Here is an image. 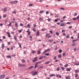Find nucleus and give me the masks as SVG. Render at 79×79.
<instances>
[{
	"label": "nucleus",
	"instance_id": "1",
	"mask_svg": "<svg viewBox=\"0 0 79 79\" xmlns=\"http://www.w3.org/2000/svg\"><path fill=\"white\" fill-rule=\"evenodd\" d=\"M19 65L20 67H24L26 66V65L25 64H19Z\"/></svg>",
	"mask_w": 79,
	"mask_h": 79
},
{
	"label": "nucleus",
	"instance_id": "2",
	"mask_svg": "<svg viewBox=\"0 0 79 79\" xmlns=\"http://www.w3.org/2000/svg\"><path fill=\"white\" fill-rule=\"evenodd\" d=\"M36 74H37V72H32V75L35 76V75H36Z\"/></svg>",
	"mask_w": 79,
	"mask_h": 79
},
{
	"label": "nucleus",
	"instance_id": "3",
	"mask_svg": "<svg viewBox=\"0 0 79 79\" xmlns=\"http://www.w3.org/2000/svg\"><path fill=\"white\" fill-rule=\"evenodd\" d=\"M50 50V49H48L45 50L43 53V54H44L45 53H46V52H48Z\"/></svg>",
	"mask_w": 79,
	"mask_h": 79
},
{
	"label": "nucleus",
	"instance_id": "4",
	"mask_svg": "<svg viewBox=\"0 0 79 79\" xmlns=\"http://www.w3.org/2000/svg\"><path fill=\"white\" fill-rule=\"evenodd\" d=\"M37 57H35L34 58V60H33V62H35L37 61Z\"/></svg>",
	"mask_w": 79,
	"mask_h": 79
},
{
	"label": "nucleus",
	"instance_id": "5",
	"mask_svg": "<svg viewBox=\"0 0 79 79\" xmlns=\"http://www.w3.org/2000/svg\"><path fill=\"white\" fill-rule=\"evenodd\" d=\"M5 77V75H2L0 77V79H3Z\"/></svg>",
	"mask_w": 79,
	"mask_h": 79
},
{
	"label": "nucleus",
	"instance_id": "6",
	"mask_svg": "<svg viewBox=\"0 0 79 79\" xmlns=\"http://www.w3.org/2000/svg\"><path fill=\"white\" fill-rule=\"evenodd\" d=\"M56 77H59V78H61V76L60 75L58 74H57L56 75Z\"/></svg>",
	"mask_w": 79,
	"mask_h": 79
},
{
	"label": "nucleus",
	"instance_id": "7",
	"mask_svg": "<svg viewBox=\"0 0 79 79\" xmlns=\"http://www.w3.org/2000/svg\"><path fill=\"white\" fill-rule=\"evenodd\" d=\"M14 38L15 40V41H18V40H17V38H16V35H15L14 37Z\"/></svg>",
	"mask_w": 79,
	"mask_h": 79
},
{
	"label": "nucleus",
	"instance_id": "8",
	"mask_svg": "<svg viewBox=\"0 0 79 79\" xmlns=\"http://www.w3.org/2000/svg\"><path fill=\"white\" fill-rule=\"evenodd\" d=\"M66 24L65 23V24H64L63 23H62L61 24L60 26H66Z\"/></svg>",
	"mask_w": 79,
	"mask_h": 79
},
{
	"label": "nucleus",
	"instance_id": "9",
	"mask_svg": "<svg viewBox=\"0 0 79 79\" xmlns=\"http://www.w3.org/2000/svg\"><path fill=\"white\" fill-rule=\"evenodd\" d=\"M7 34L8 35V37H11V35H10V33L7 32Z\"/></svg>",
	"mask_w": 79,
	"mask_h": 79
},
{
	"label": "nucleus",
	"instance_id": "10",
	"mask_svg": "<svg viewBox=\"0 0 79 79\" xmlns=\"http://www.w3.org/2000/svg\"><path fill=\"white\" fill-rule=\"evenodd\" d=\"M37 64H38L37 63H36L35 64L34 69H35V68H37V67H38V66H37Z\"/></svg>",
	"mask_w": 79,
	"mask_h": 79
},
{
	"label": "nucleus",
	"instance_id": "11",
	"mask_svg": "<svg viewBox=\"0 0 79 79\" xmlns=\"http://www.w3.org/2000/svg\"><path fill=\"white\" fill-rule=\"evenodd\" d=\"M6 10H7V8L6 7H5V8H4L3 10V12H5V11H6Z\"/></svg>",
	"mask_w": 79,
	"mask_h": 79
},
{
	"label": "nucleus",
	"instance_id": "12",
	"mask_svg": "<svg viewBox=\"0 0 79 79\" xmlns=\"http://www.w3.org/2000/svg\"><path fill=\"white\" fill-rule=\"evenodd\" d=\"M50 77H52L53 76L54 77H55V75L54 74H52L50 75L49 76Z\"/></svg>",
	"mask_w": 79,
	"mask_h": 79
},
{
	"label": "nucleus",
	"instance_id": "13",
	"mask_svg": "<svg viewBox=\"0 0 79 79\" xmlns=\"http://www.w3.org/2000/svg\"><path fill=\"white\" fill-rule=\"evenodd\" d=\"M4 47H5V46L4 45V44H2V49H4Z\"/></svg>",
	"mask_w": 79,
	"mask_h": 79
},
{
	"label": "nucleus",
	"instance_id": "14",
	"mask_svg": "<svg viewBox=\"0 0 79 79\" xmlns=\"http://www.w3.org/2000/svg\"><path fill=\"white\" fill-rule=\"evenodd\" d=\"M37 54H38V55H40V54L41 53L40 51H37Z\"/></svg>",
	"mask_w": 79,
	"mask_h": 79
},
{
	"label": "nucleus",
	"instance_id": "15",
	"mask_svg": "<svg viewBox=\"0 0 79 79\" xmlns=\"http://www.w3.org/2000/svg\"><path fill=\"white\" fill-rule=\"evenodd\" d=\"M71 69L68 68L66 69V71H70V70Z\"/></svg>",
	"mask_w": 79,
	"mask_h": 79
},
{
	"label": "nucleus",
	"instance_id": "16",
	"mask_svg": "<svg viewBox=\"0 0 79 79\" xmlns=\"http://www.w3.org/2000/svg\"><path fill=\"white\" fill-rule=\"evenodd\" d=\"M75 72L76 73H79V70H76L75 71Z\"/></svg>",
	"mask_w": 79,
	"mask_h": 79
},
{
	"label": "nucleus",
	"instance_id": "17",
	"mask_svg": "<svg viewBox=\"0 0 79 79\" xmlns=\"http://www.w3.org/2000/svg\"><path fill=\"white\" fill-rule=\"evenodd\" d=\"M43 61H44L42 60L41 61L38 62L37 63H37V64H38V63H42V62H43Z\"/></svg>",
	"mask_w": 79,
	"mask_h": 79
},
{
	"label": "nucleus",
	"instance_id": "18",
	"mask_svg": "<svg viewBox=\"0 0 79 79\" xmlns=\"http://www.w3.org/2000/svg\"><path fill=\"white\" fill-rule=\"evenodd\" d=\"M48 42H51L53 41V40H48Z\"/></svg>",
	"mask_w": 79,
	"mask_h": 79
},
{
	"label": "nucleus",
	"instance_id": "19",
	"mask_svg": "<svg viewBox=\"0 0 79 79\" xmlns=\"http://www.w3.org/2000/svg\"><path fill=\"white\" fill-rule=\"evenodd\" d=\"M50 63V61H47L45 63V64H48V63Z\"/></svg>",
	"mask_w": 79,
	"mask_h": 79
},
{
	"label": "nucleus",
	"instance_id": "20",
	"mask_svg": "<svg viewBox=\"0 0 79 79\" xmlns=\"http://www.w3.org/2000/svg\"><path fill=\"white\" fill-rule=\"evenodd\" d=\"M36 35L37 36H39V31H37L36 33Z\"/></svg>",
	"mask_w": 79,
	"mask_h": 79
},
{
	"label": "nucleus",
	"instance_id": "21",
	"mask_svg": "<svg viewBox=\"0 0 79 79\" xmlns=\"http://www.w3.org/2000/svg\"><path fill=\"white\" fill-rule=\"evenodd\" d=\"M31 53H36V52L34 51H32Z\"/></svg>",
	"mask_w": 79,
	"mask_h": 79
},
{
	"label": "nucleus",
	"instance_id": "22",
	"mask_svg": "<svg viewBox=\"0 0 79 79\" xmlns=\"http://www.w3.org/2000/svg\"><path fill=\"white\" fill-rule=\"evenodd\" d=\"M44 13V11L43 10H41L40 12V13Z\"/></svg>",
	"mask_w": 79,
	"mask_h": 79
},
{
	"label": "nucleus",
	"instance_id": "23",
	"mask_svg": "<svg viewBox=\"0 0 79 79\" xmlns=\"http://www.w3.org/2000/svg\"><path fill=\"white\" fill-rule=\"evenodd\" d=\"M32 30L34 32H35V31H36V30H35V28H33Z\"/></svg>",
	"mask_w": 79,
	"mask_h": 79
},
{
	"label": "nucleus",
	"instance_id": "24",
	"mask_svg": "<svg viewBox=\"0 0 79 79\" xmlns=\"http://www.w3.org/2000/svg\"><path fill=\"white\" fill-rule=\"evenodd\" d=\"M58 57L59 58H61V55H59L58 56Z\"/></svg>",
	"mask_w": 79,
	"mask_h": 79
},
{
	"label": "nucleus",
	"instance_id": "25",
	"mask_svg": "<svg viewBox=\"0 0 79 79\" xmlns=\"http://www.w3.org/2000/svg\"><path fill=\"white\" fill-rule=\"evenodd\" d=\"M18 44L19 45V47L20 48H21V44H20V43H18Z\"/></svg>",
	"mask_w": 79,
	"mask_h": 79
},
{
	"label": "nucleus",
	"instance_id": "26",
	"mask_svg": "<svg viewBox=\"0 0 79 79\" xmlns=\"http://www.w3.org/2000/svg\"><path fill=\"white\" fill-rule=\"evenodd\" d=\"M77 40H78L77 39H76V40H73V42H75V41H77Z\"/></svg>",
	"mask_w": 79,
	"mask_h": 79
},
{
	"label": "nucleus",
	"instance_id": "27",
	"mask_svg": "<svg viewBox=\"0 0 79 79\" xmlns=\"http://www.w3.org/2000/svg\"><path fill=\"white\" fill-rule=\"evenodd\" d=\"M56 35H59V33H58V32H56Z\"/></svg>",
	"mask_w": 79,
	"mask_h": 79
},
{
	"label": "nucleus",
	"instance_id": "28",
	"mask_svg": "<svg viewBox=\"0 0 79 79\" xmlns=\"http://www.w3.org/2000/svg\"><path fill=\"white\" fill-rule=\"evenodd\" d=\"M50 35V34H49V33H47V34H46V35H45V37H47V36H48V35Z\"/></svg>",
	"mask_w": 79,
	"mask_h": 79
},
{
	"label": "nucleus",
	"instance_id": "29",
	"mask_svg": "<svg viewBox=\"0 0 79 79\" xmlns=\"http://www.w3.org/2000/svg\"><path fill=\"white\" fill-rule=\"evenodd\" d=\"M59 53H62V50L61 49H60L59 50Z\"/></svg>",
	"mask_w": 79,
	"mask_h": 79
},
{
	"label": "nucleus",
	"instance_id": "30",
	"mask_svg": "<svg viewBox=\"0 0 79 79\" xmlns=\"http://www.w3.org/2000/svg\"><path fill=\"white\" fill-rule=\"evenodd\" d=\"M14 3H17L18 2L17 1H14Z\"/></svg>",
	"mask_w": 79,
	"mask_h": 79
},
{
	"label": "nucleus",
	"instance_id": "31",
	"mask_svg": "<svg viewBox=\"0 0 79 79\" xmlns=\"http://www.w3.org/2000/svg\"><path fill=\"white\" fill-rule=\"evenodd\" d=\"M60 9L61 10H65L64 8H60Z\"/></svg>",
	"mask_w": 79,
	"mask_h": 79
},
{
	"label": "nucleus",
	"instance_id": "32",
	"mask_svg": "<svg viewBox=\"0 0 79 79\" xmlns=\"http://www.w3.org/2000/svg\"><path fill=\"white\" fill-rule=\"evenodd\" d=\"M76 45V43H73V44H72V45L74 47V46H75Z\"/></svg>",
	"mask_w": 79,
	"mask_h": 79
},
{
	"label": "nucleus",
	"instance_id": "33",
	"mask_svg": "<svg viewBox=\"0 0 79 79\" xmlns=\"http://www.w3.org/2000/svg\"><path fill=\"white\" fill-rule=\"evenodd\" d=\"M56 71H59V70H60V68H59V67L57 68L56 69Z\"/></svg>",
	"mask_w": 79,
	"mask_h": 79
},
{
	"label": "nucleus",
	"instance_id": "34",
	"mask_svg": "<svg viewBox=\"0 0 79 79\" xmlns=\"http://www.w3.org/2000/svg\"><path fill=\"white\" fill-rule=\"evenodd\" d=\"M34 68V67L31 66L30 67H29L28 68V69H32V68Z\"/></svg>",
	"mask_w": 79,
	"mask_h": 79
},
{
	"label": "nucleus",
	"instance_id": "35",
	"mask_svg": "<svg viewBox=\"0 0 79 79\" xmlns=\"http://www.w3.org/2000/svg\"><path fill=\"white\" fill-rule=\"evenodd\" d=\"M39 20L40 21H42L43 20V19L41 18H39Z\"/></svg>",
	"mask_w": 79,
	"mask_h": 79
},
{
	"label": "nucleus",
	"instance_id": "36",
	"mask_svg": "<svg viewBox=\"0 0 79 79\" xmlns=\"http://www.w3.org/2000/svg\"><path fill=\"white\" fill-rule=\"evenodd\" d=\"M11 25V23H10L8 25V26H10Z\"/></svg>",
	"mask_w": 79,
	"mask_h": 79
},
{
	"label": "nucleus",
	"instance_id": "37",
	"mask_svg": "<svg viewBox=\"0 0 79 79\" xmlns=\"http://www.w3.org/2000/svg\"><path fill=\"white\" fill-rule=\"evenodd\" d=\"M10 3H11V4H14V1H13V2H10Z\"/></svg>",
	"mask_w": 79,
	"mask_h": 79
},
{
	"label": "nucleus",
	"instance_id": "38",
	"mask_svg": "<svg viewBox=\"0 0 79 79\" xmlns=\"http://www.w3.org/2000/svg\"><path fill=\"white\" fill-rule=\"evenodd\" d=\"M11 56H6L7 58H11Z\"/></svg>",
	"mask_w": 79,
	"mask_h": 79
},
{
	"label": "nucleus",
	"instance_id": "39",
	"mask_svg": "<svg viewBox=\"0 0 79 79\" xmlns=\"http://www.w3.org/2000/svg\"><path fill=\"white\" fill-rule=\"evenodd\" d=\"M58 19H57L55 20V22H57L58 21Z\"/></svg>",
	"mask_w": 79,
	"mask_h": 79
},
{
	"label": "nucleus",
	"instance_id": "40",
	"mask_svg": "<svg viewBox=\"0 0 79 79\" xmlns=\"http://www.w3.org/2000/svg\"><path fill=\"white\" fill-rule=\"evenodd\" d=\"M66 37L67 39H68V38H69V36L68 35H66Z\"/></svg>",
	"mask_w": 79,
	"mask_h": 79
},
{
	"label": "nucleus",
	"instance_id": "41",
	"mask_svg": "<svg viewBox=\"0 0 79 79\" xmlns=\"http://www.w3.org/2000/svg\"><path fill=\"white\" fill-rule=\"evenodd\" d=\"M28 35H30V34H31V31H29L28 32Z\"/></svg>",
	"mask_w": 79,
	"mask_h": 79
},
{
	"label": "nucleus",
	"instance_id": "42",
	"mask_svg": "<svg viewBox=\"0 0 79 79\" xmlns=\"http://www.w3.org/2000/svg\"><path fill=\"white\" fill-rule=\"evenodd\" d=\"M78 76V74H76L75 75V77H77Z\"/></svg>",
	"mask_w": 79,
	"mask_h": 79
},
{
	"label": "nucleus",
	"instance_id": "43",
	"mask_svg": "<svg viewBox=\"0 0 79 79\" xmlns=\"http://www.w3.org/2000/svg\"><path fill=\"white\" fill-rule=\"evenodd\" d=\"M23 31V29H21V30H19V33H21V32H22V31Z\"/></svg>",
	"mask_w": 79,
	"mask_h": 79
},
{
	"label": "nucleus",
	"instance_id": "44",
	"mask_svg": "<svg viewBox=\"0 0 79 79\" xmlns=\"http://www.w3.org/2000/svg\"><path fill=\"white\" fill-rule=\"evenodd\" d=\"M77 13H75L74 15V16H77Z\"/></svg>",
	"mask_w": 79,
	"mask_h": 79
},
{
	"label": "nucleus",
	"instance_id": "45",
	"mask_svg": "<svg viewBox=\"0 0 79 79\" xmlns=\"http://www.w3.org/2000/svg\"><path fill=\"white\" fill-rule=\"evenodd\" d=\"M61 68L62 69V70H64V67H61Z\"/></svg>",
	"mask_w": 79,
	"mask_h": 79
},
{
	"label": "nucleus",
	"instance_id": "46",
	"mask_svg": "<svg viewBox=\"0 0 79 79\" xmlns=\"http://www.w3.org/2000/svg\"><path fill=\"white\" fill-rule=\"evenodd\" d=\"M48 21V22H50V21H51V19H47Z\"/></svg>",
	"mask_w": 79,
	"mask_h": 79
},
{
	"label": "nucleus",
	"instance_id": "47",
	"mask_svg": "<svg viewBox=\"0 0 79 79\" xmlns=\"http://www.w3.org/2000/svg\"><path fill=\"white\" fill-rule=\"evenodd\" d=\"M46 56H48L49 55V53H46L45 54Z\"/></svg>",
	"mask_w": 79,
	"mask_h": 79
},
{
	"label": "nucleus",
	"instance_id": "48",
	"mask_svg": "<svg viewBox=\"0 0 79 79\" xmlns=\"http://www.w3.org/2000/svg\"><path fill=\"white\" fill-rule=\"evenodd\" d=\"M20 26H23V24L21 23L20 25Z\"/></svg>",
	"mask_w": 79,
	"mask_h": 79
},
{
	"label": "nucleus",
	"instance_id": "49",
	"mask_svg": "<svg viewBox=\"0 0 79 79\" xmlns=\"http://www.w3.org/2000/svg\"><path fill=\"white\" fill-rule=\"evenodd\" d=\"M27 27H28L29 28H30V27H30V25H29V24H27Z\"/></svg>",
	"mask_w": 79,
	"mask_h": 79
},
{
	"label": "nucleus",
	"instance_id": "50",
	"mask_svg": "<svg viewBox=\"0 0 79 79\" xmlns=\"http://www.w3.org/2000/svg\"><path fill=\"white\" fill-rule=\"evenodd\" d=\"M56 56H55L54 57V60H56Z\"/></svg>",
	"mask_w": 79,
	"mask_h": 79
},
{
	"label": "nucleus",
	"instance_id": "51",
	"mask_svg": "<svg viewBox=\"0 0 79 79\" xmlns=\"http://www.w3.org/2000/svg\"><path fill=\"white\" fill-rule=\"evenodd\" d=\"M58 15H56L55 16V18H58Z\"/></svg>",
	"mask_w": 79,
	"mask_h": 79
},
{
	"label": "nucleus",
	"instance_id": "52",
	"mask_svg": "<svg viewBox=\"0 0 79 79\" xmlns=\"http://www.w3.org/2000/svg\"><path fill=\"white\" fill-rule=\"evenodd\" d=\"M44 58V57H40L39 58V60H41V59H42Z\"/></svg>",
	"mask_w": 79,
	"mask_h": 79
},
{
	"label": "nucleus",
	"instance_id": "53",
	"mask_svg": "<svg viewBox=\"0 0 79 79\" xmlns=\"http://www.w3.org/2000/svg\"><path fill=\"white\" fill-rule=\"evenodd\" d=\"M66 79H70V78L69 77H66Z\"/></svg>",
	"mask_w": 79,
	"mask_h": 79
},
{
	"label": "nucleus",
	"instance_id": "54",
	"mask_svg": "<svg viewBox=\"0 0 79 79\" xmlns=\"http://www.w3.org/2000/svg\"><path fill=\"white\" fill-rule=\"evenodd\" d=\"M22 61L23 63H24V62H25V60H24L23 59V60H22Z\"/></svg>",
	"mask_w": 79,
	"mask_h": 79
},
{
	"label": "nucleus",
	"instance_id": "55",
	"mask_svg": "<svg viewBox=\"0 0 79 79\" xmlns=\"http://www.w3.org/2000/svg\"><path fill=\"white\" fill-rule=\"evenodd\" d=\"M15 25L16 26V27H18V24L17 23H15Z\"/></svg>",
	"mask_w": 79,
	"mask_h": 79
},
{
	"label": "nucleus",
	"instance_id": "56",
	"mask_svg": "<svg viewBox=\"0 0 79 79\" xmlns=\"http://www.w3.org/2000/svg\"><path fill=\"white\" fill-rule=\"evenodd\" d=\"M51 28H55V26H53L51 27Z\"/></svg>",
	"mask_w": 79,
	"mask_h": 79
},
{
	"label": "nucleus",
	"instance_id": "57",
	"mask_svg": "<svg viewBox=\"0 0 79 79\" xmlns=\"http://www.w3.org/2000/svg\"><path fill=\"white\" fill-rule=\"evenodd\" d=\"M71 23L70 22H67V24H71Z\"/></svg>",
	"mask_w": 79,
	"mask_h": 79
},
{
	"label": "nucleus",
	"instance_id": "58",
	"mask_svg": "<svg viewBox=\"0 0 79 79\" xmlns=\"http://www.w3.org/2000/svg\"><path fill=\"white\" fill-rule=\"evenodd\" d=\"M72 26H70L69 27V29H71V28H72Z\"/></svg>",
	"mask_w": 79,
	"mask_h": 79
},
{
	"label": "nucleus",
	"instance_id": "59",
	"mask_svg": "<svg viewBox=\"0 0 79 79\" xmlns=\"http://www.w3.org/2000/svg\"><path fill=\"white\" fill-rule=\"evenodd\" d=\"M57 49H58V48H57V47H56L55 49V50H56Z\"/></svg>",
	"mask_w": 79,
	"mask_h": 79
},
{
	"label": "nucleus",
	"instance_id": "60",
	"mask_svg": "<svg viewBox=\"0 0 79 79\" xmlns=\"http://www.w3.org/2000/svg\"><path fill=\"white\" fill-rule=\"evenodd\" d=\"M41 31H45V29H41Z\"/></svg>",
	"mask_w": 79,
	"mask_h": 79
},
{
	"label": "nucleus",
	"instance_id": "61",
	"mask_svg": "<svg viewBox=\"0 0 79 79\" xmlns=\"http://www.w3.org/2000/svg\"><path fill=\"white\" fill-rule=\"evenodd\" d=\"M5 17H6V15H3V18H5Z\"/></svg>",
	"mask_w": 79,
	"mask_h": 79
},
{
	"label": "nucleus",
	"instance_id": "62",
	"mask_svg": "<svg viewBox=\"0 0 79 79\" xmlns=\"http://www.w3.org/2000/svg\"><path fill=\"white\" fill-rule=\"evenodd\" d=\"M73 20H76V19H77V18H73Z\"/></svg>",
	"mask_w": 79,
	"mask_h": 79
},
{
	"label": "nucleus",
	"instance_id": "63",
	"mask_svg": "<svg viewBox=\"0 0 79 79\" xmlns=\"http://www.w3.org/2000/svg\"><path fill=\"white\" fill-rule=\"evenodd\" d=\"M77 19H79V15L77 17Z\"/></svg>",
	"mask_w": 79,
	"mask_h": 79
},
{
	"label": "nucleus",
	"instance_id": "64",
	"mask_svg": "<svg viewBox=\"0 0 79 79\" xmlns=\"http://www.w3.org/2000/svg\"><path fill=\"white\" fill-rule=\"evenodd\" d=\"M32 4H29V6H32Z\"/></svg>",
	"mask_w": 79,
	"mask_h": 79
}]
</instances>
